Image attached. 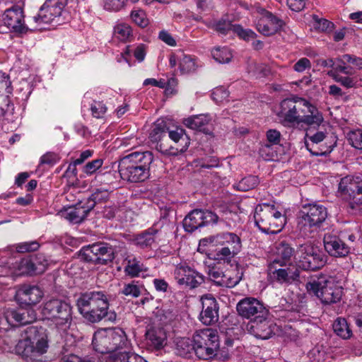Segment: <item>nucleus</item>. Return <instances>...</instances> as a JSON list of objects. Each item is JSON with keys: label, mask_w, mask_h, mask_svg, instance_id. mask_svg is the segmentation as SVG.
<instances>
[{"label": "nucleus", "mask_w": 362, "mask_h": 362, "mask_svg": "<svg viewBox=\"0 0 362 362\" xmlns=\"http://www.w3.org/2000/svg\"><path fill=\"white\" fill-rule=\"evenodd\" d=\"M278 117L284 125L288 126L304 124L318 127L324 120L322 114L315 105L299 97L283 100Z\"/></svg>", "instance_id": "f257e3e1"}, {"label": "nucleus", "mask_w": 362, "mask_h": 362, "mask_svg": "<svg viewBox=\"0 0 362 362\" xmlns=\"http://www.w3.org/2000/svg\"><path fill=\"white\" fill-rule=\"evenodd\" d=\"M76 306L83 317L92 323L100 322L108 315L110 320H115L116 318L115 313H108V298L101 291L81 293L76 300Z\"/></svg>", "instance_id": "f03ea898"}, {"label": "nucleus", "mask_w": 362, "mask_h": 362, "mask_svg": "<svg viewBox=\"0 0 362 362\" xmlns=\"http://www.w3.org/2000/svg\"><path fill=\"white\" fill-rule=\"evenodd\" d=\"M153 161L151 151H135L120 159L119 173L122 180L130 182H144L150 175V165Z\"/></svg>", "instance_id": "7ed1b4c3"}, {"label": "nucleus", "mask_w": 362, "mask_h": 362, "mask_svg": "<svg viewBox=\"0 0 362 362\" xmlns=\"http://www.w3.org/2000/svg\"><path fill=\"white\" fill-rule=\"evenodd\" d=\"M47 336L42 329L36 327L26 329L24 335L15 346V352L27 361H37L47 351Z\"/></svg>", "instance_id": "20e7f679"}, {"label": "nucleus", "mask_w": 362, "mask_h": 362, "mask_svg": "<svg viewBox=\"0 0 362 362\" xmlns=\"http://www.w3.org/2000/svg\"><path fill=\"white\" fill-rule=\"evenodd\" d=\"M41 313L60 333H66L72 324L73 307L62 298L47 299L42 304Z\"/></svg>", "instance_id": "39448f33"}, {"label": "nucleus", "mask_w": 362, "mask_h": 362, "mask_svg": "<svg viewBox=\"0 0 362 362\" xmlns=\"http://www.w3.org/2000/svg\"><path fill=\"white\" fill-rule=\"evenodd\" d=\"M130 343L125 332L119 327L100 329L93 335L92 345L100 354H111V356L127 349Z\"/></svg>", "instance_id": "423d86ee"}, {"label": "nucleus", "mask_w": 362, "mask_h": 362, "mask_svg": "<svg viewBox=\"0 0 362 362\" xmlns=\"http://www.w3.org/2000/svg\"><path fill=\"white\" fill-rule=\"evenodd\" d=\"M337 197L344 202L349 213L359 214L362 206V178L352 175L341 178Z\"/></svg>", "instance_id": "0eeeda50"}, {"label": "nucleus", "mask_w": 362, "mask_h": 362, "mask_svg": "<svg viewBox=\"0 0 362 362\" xmlns=\"http://www.w3.org/2000/svg\"><path fill=\"white\" fill-rule=\"evenodd\" d=\"M254 218L256 226L265 233H277L284 228L286 220L274 205L263 204L255 208Z\"/></svg>", "instance_id": "6e6552de"}, {"label": "nucleus", "mask_w": 362, "mask_h": 362, "mask_svg": "<svg viewBox=\"0 0 362 362\" xmlns=\"http://www.w3.org/2000/svg\"><path fill=\"white\" fill-rule=\"evenodd\" d=\"M194 355L199 359L214 358L219 349V337L216 329L205 328L197 330L192 337Z\"/></svg>", "instance_id": "1a4fd4ad"}, {"label": "nucleus", "mask_w": 362, "mask_h": 362, "mask_svg": "<svg viewBox=\"0 0 362 362\" xmlns=\"http://www.w3.org/2000/svg\"><path fill=\"white\" fill-rule=\"evenodd\" d=\"M68 0H45L40 8L38 13L31 21L35 29H44V25H59L64 22V8Z\"/></svg>", "instance_id": "9d476101"}, {"label": "nucleus", "mask_w": 362, "mask_h": 362, "mask_svg": "<svg viewBox=\"0 0 362 362\" xmlns=\"http://www.w3.org/2000/svg\"><path fill=\"white\" fill-rule=\"evenodd\" d=\"M306 289L310 294L316 296L324 304H332L339 302L342 296V288L334 279L325 276L306 284Z\"/></svg>", "instance_id": "9b49d317"}, {"label": "nucleus", "mask_w": 362, "mask_h": 362, "mask_svg": "<svg viewBox=\"0 0 362 362\" xmlns=\"http://www.w3.org/2000/svg\"><path fill=\"white\" fill-rule=\"evenodd\" d=\"M300 267L305 270H316L325 264L324 255L313 243L308 241L300 245L295 253Z\"/></svg>", "instance_id": "f8f14e48"}, {"label": "nucleus", "mask_w": 362, "mask_h": 362, "mask_svg": "<svg viewBox=\"0 0 362 362\" xmlns=\"http://www.w3.org/2000/svg\"><path fill=\"white\" fill-rule=\"evenodd\" d=\"M252 13L255 18L254 23L257 30L264 35H272L283 26L281 19L259 6L252 7Z\"/></svg>", "instance_id": "ddd939ff"}, {"label": "nucleus", "mask_w": 362, "mask_h": 362, "mask_svg": "<svg viewBox=\"0 0 362 362\" xmlns=\"http://www.w3.org/2000/svg\"><path fill=\"white\" fill-rule=\"evenodd\" d=\"M305 144L311 154L317 156H325L330 153L335 147L337 138L322 131L313 134L307 132Z\"/></svg>", "instance_id": "4468645a"}, {"label": "nucleus", "mask_w": 362, "mask_h": 362, "mask_svg": "<svg viewBox=\"0 0 362 362\" xmlns=\"http://www.w3.org/2000/svg\"><path fill=\"white\" fill-rule=\"evenodd\" d=\"M36 318V313L31 308L6 309L0 313V328L7 329L9 326L25 325Z\"/></svg>", "instance_id": "2eb2a0df"}, {"label": "nucleus", "mask_w": 362, "mask_h": 362, "mask_svg": "<svg viewBox=\"0 0 362 362\" xmlns=\"http://www.w3.org/2000/svg\"><path fill=\"white\" fill-rule=\"evenodd\" d=\"M237 311L242 317L251 322H261L267 318L269 311L264 304L255 298L247 297L240 300L236 306Z\"/></svg>", "instance_id": "dca6fc26"}, {"label": "nucleus", "mask_w": 362, "mask_h": 362, "mask_svg": "<svg viewBox=\"0 0 362 362\" xmlns=\"http://www.w3.org/2000/svg\"><path fill=\"white\" fill-rule=\"evenodd\" d=\"M81 255L87 262L106 264L115 258V250L108 243H97L83 247Z\"/></svg>", "instance_id": "f3484780"}, {"label": "nucleus", "mask_w": 362, "mask_h": 362, "mask_svg": "<svg viewBox=\"0 0 362 362\" xmlns=\"http://www.w3.org/2000/svg\"><path fill=\"white\" fill-rule=\"evenodd\" d=\"M327 209L317 204L305 205L300 211L298 226L303 228H313L320 226L327 218Z\"/></svg>", "instance_id": "a211bd4d"}, {"label": "nucleus", "mask_w": 362, "mask_h": 362, "mask_svg": "<svg viewBox=\"0 0 362 362\" xmlns=\"http://www.w3.org/2000/svg\"><path fill=\"white\" fill-rule=\"evenodd\" d=\"M218 221V216L211 211L194 209L184 218L183 227L186 231L193 232L206 224L216 223Z\"/></svg>", "instance_id": "6ab92c4d"}, {"label": "nucleus", "mask_w": 362, "mask_h": 362, "mask_svg": "<svg viewBox=\"0 0 362 362\" xmlns=\"http://www.w3.org/2000/svg\"><path fill=\"white\" fill-rule=\"evenodd\" d=\"M4 25L10 31L16 33H25L28 30L24 22L23 9L13 6L6 9L2 15Z\"/></svg>", "instance_id": "aec40b11"}, {"label": "nucleus", "mask_w": 362, "mask_h": 362, "mask_svg": "<svg viewBox=\"0 0 362 362\" xmlns=\"http://www.w3.org/2000/svg\"><path fill=\"white\" fill-rule=\"evenodd\" d=\"M200 245L203 246L220 245L237 252L240 251L242 247L240 237L234 233L229 232L221 233L203 238L200 240Z\"/></svg>", "instance_id": "412c9836"}, {"label": "nucleus", "mask_w": 362, "mask_h": 362, "mask_svg": "<svg viewBox=\"0 0 362 362\" xmlns=\"http://www.w3.org/2000/svg\"><path fill=\"white\" fill-rule=\"evenodd\" d=\"M174 276L180 286L194 288L204 282L202 275L187 266L186 264H180L176 266Z\"/></svg>", "instance_id": "4be33fe9"}, {"label": "nucleus", "mask_w": 362, "mask_h": 362, "mask_svg": "<svg viewBox=\"0 0 362 362\" xmlns=\"http://www.w3.org/2000/svg\"><path fill=\"white\" fill-rule=\"evenodd\" d=\"M278 263V261H274L269 265L268 275L272 280L280 284H289L298 278L299 272L297 268L295 267L283 268L282 264H280V268H277Z\"/></svg>", "instance_id": "5701e85b"}, {"label": "nucleus", "mask_w": 362, "mask_h": 362, "mask_svg": "<svg viewBox=\"0 0 362 362\" xmlns=\"http://www.w3.org/2000/svg\"><path fill=\"white\" fill-rule=\"evenodd\" d=\"M100 192L93 194L88 201V206H84L80 203L77 206L69 207L63 215L70 222L79 223L87 216L88 213L93 209L96 201L99 199Z\"/></svg>", "instance_id": "b1692460"}, {"label": "nucleus", "mask_w": 362, "mask_h": 362, "mask_svg": "<svg viewBox=\"0 0 362 362\" xmlns=\"http://www.w3.org/2000/svg\"><path fill=\"white\" fill-rule=\"evenodd\" d=\"M202 310L199 319L206 325H211L218 320V305L211 295H205L202 298Z\"/></svg>", "instance_id": "393cba45"}, {"label": "nucleus", "mask_w": 362, "mask_h": 362, "mask_svg": "<svg viewBox=\"0 0 362 362\" xmlns=\"http://www.w3.org/2000/svg\"><path fill=\"white\" fill-rule=\"evenodd\" d=\"M323 242L325 250L332 257H344L350 252V247L337 235L327 233L324 236Z\"/></svg>", "instance_id": "a878e982"}, {"label": "nucleus", "mask_w": 362, "mask_h": 362, "mask_svg": "<svg viewBox=\"0 0 362 362\" xmlns=\"http://www.w3.org/2000/svg\"><path fill=\"white\" fill-rule=\"evenodd\" d=\"M43 295V291L38 286L24 285L17 291L16 298L21 304L32 305L38 303Z\"/></svg>", "instance_id": "bb28decb"}, {"label": "nucleus", "mask_w": 362, "mask_h": 362, "mask_svg": "<svg viewBox=\"0 0 362 362\" xmlns=\"http://www.w3.org/2000/svg\"><path fill=\"white\" fill-rule=\"evenodd\" d=\"M38 261L37 259H31L28 258L22 259L19 262H16L18 269L14 272L17 276L20 275H33L42 272L47 265V261L40 264V268L37 267Z\"/></svg>", "instance_id": "cd10ccee"}, {"label": "nucleus", "mask_w": 362, "mask_h": 362, "mask_svg": "<svg viewBox=\"0 0 362 362\" xmlns=\"http://www.w3.org/2000/svg\"><path fill=\"white\" fill-rule=\"evenodd\" d=\"M168 135L173 141L175 143L181 142V144H180V148H171L168 150H165L164 153L175 156L185 152L187 149L189 145V141L182 128L176 127L175 129L169 131Z\"/></svg>", "instance_id": "c85d7f7f"}, {"label": "nucleus", "mask_w": 362, "mask_h": 362, "mask_svg": "<svg viewBox=\"0 0 362 362\" xmlns=\"http://www.w3.org/2000/svg\"><path fill=\"white\" fill-rule=\"evenodd\" d=\"M184 124L192 129L203 132L205 134L211 132L209 127L211 124V118L209 115H198L189 117L185 119Z\"/></svg>", "instance_id": "c756f323"}, {"label": "nucleus", "mask_w": 362, "mask_h": 362, "mask_svg": "<svg viewBox=\"0 0 362 362\" xmlns=\"http://www.w3.org/2000/svg\"><path fill=\"white\" fill-rule=\"evenodd\" d=\"M159 233V230L156 225L138 234L133 240L134 243L141 248H148L155 243Z\"/></svg>", "instance_id": "7c9ffc66"}, {"label": "nucleus", "mask_w": 362, "mask_h": 362, "mask_svg": "<svg viewBox=\"0 0 362 362\" xmlns=\"http://www.w3.org/2000/svg\"><path fill=\"white\" fill-rule=\"evenodd\" d=\"M147 345L152 349H160L165 344L166 336L161 329H149L146 333Z\"/></svg>", "instance_id": "2f4dec72"}, {"label": "nucleus", "mask_w": 362, "mask_h": 362, "mask_svg": "<svg viewBox=\"0 0 362 362\" xmlns=\"http://www.w3.org/2000/svg\"><path fill=\"white\" fill-rule=\"evenodd\" d=\"M221 276L223 277L219 286L227 288L235 286L242 279V273L237 267H230L223 270Z\"/></svg>", "instance_id": "473e14b6"}, {"label": "nucleus", "mask_w": 362, "mask_h": 362, "mask_svg": "<svg viewBox=\"0 0 362 362\" xmlns=\"http://www.w3.org/2000/svg\"><path fill=\"white\" fill-rule=\"evenodd\" d=\"M175 351L177 355L182 357L191 358L194 354V346L192 339L180 337L175 339Z\"/></svg>", "instance_id": "72a5a7b5"}, {"label": "nucleus", "mask_w": 362, "mask_h": 362, "mask_svg": "<svg viewBox=\"0 0 362 362\" xmlns=\"http://www.w3.org/2000/svg\"><path fill=\"white\" fill-rule=\"evenodd\" d=\"M255 325H252L254 334L256 337L267 339H269L272 334V329L271 328L272 324L267 320V318H264L261 322H253Z\"/></svg>", "instance_id": "f704fd0d"}, {"label": "nucleus", "mask_w": 362, "mask_h": 362, "mask_svg": "<svg viewBox=\"0 0 362 362\" xmlns=\"http://www.w3.org/2000/svg\"><path fill=\"white\" fill-rule=\"evenodd\" d=\"M112 362H148L142 356L124 350L112 356Z\"/></svg>", "instance_id": "c9c22d12"}, {"label": "nucleus", "mask_w": 362, "mask_h": 362, "mask_svg": "<svg viewBox=\"0 0 362 362\" xmlns=\"http://www.w3.org/2000/svg\"><path fill=\"white\" fill-rule=\"evenodd\" d=\"M127 264L124 267V272L131 277L139 276L140 273L146 271L144 265L137 259L133 257L127 259Z\"/></svg>", "instance_id": "e433bc0d"}, {"label": "nucleus", "mask_w": 362, "mask_h": 362, "mask_svg": "<svg viewBox=\"0 0 362 362\" xmlns=\"http://www.w3.org/2000/svg\"><path fill=\"white\" fill-rule=\"evenodd\" d=\"M113 35L115 37L122 42L130 40L133 36L131 26L127 23H118L114 27Z\"/></svg>", "instance_id": "4c0bfd02"}, {"label": "nucleus", "mask_w": 362, "mask_h": 362, "mask_svg": "<svg viewBox=\"0 0 362 362\" xmlns=\"http://www.w3.org/2000/svg\"><path fill=\"white\" fill-rule=\"evenodd\" d=\"M333 329L338 336L343 339H348L351 335V330L344 318H337L333 324Z\"/></svg>", "instance_id": "58836bf2"}, {"label": "nucleus", "mask_w": 362, "mask_h": 362, "mask_svg": "<svg viewBox=\"0 0 362 362\" xmlns=\"http://www.w3.org/2000/svg\"><path fill=\"white\" fill-rule=\"evenodd\" d=\"M211 55L216 62L221 64L228 63L233 57L231 51L226 47L214 48Z\"/></svg>", "instance_id": "ea45409f"}, {"label": "nucleus", "mask_w": 362, "mask_h": 362, "mask_svg": "<svg viewBox=\"0 0 362 362\" xmlns=\"http://www.w3.org/2000/svg\"><path fill=\"white\" fill-rule=\"evenodd\" d=\"M179 69L182 74H189L195 71L196 63L194 59L191 56L181 53Z\"/></svg>", "instance_id": "a19ab883"}, {"label": "nucleus", "mask_w": 362, "mask_h": 362, "mask_svg": "<svg viewBox=\"0 0 362 362\" xmlns=\"http://www.w3.org/2000/svg\"><path fill=\"white\" fill-rule=\"evenodd\" d=\"M142 289L143 287L138 284V281H133L131 283L125 284L119 293L126 296L137 298L141 295Z\"/></svg>", "instance_id": "79ce46f5"}, {"label": "nucleus", "mask_w": 362, "mask_h": 362, "mask_svg": "<svg viewBox=\"0 0 362 362\" xmlns=\"http://www.w3.org/2000/svg\"><path fill=\"white\" fill-rule=\"evenodd\" d=\"M259 183L257 176L250 175L243 178L237 185V189L243 192L248 191L255 188Z\"/></svg>", "instance_id": "37998d69"}, {"label": "nucleus", "mask_w": 362, "mask_h": 362, "mask_svg": "<svg viewBox=\"0 0 362 362\" xmlns=\"http://www.w3.org/2000/svg\"><path fill=\"white\" fill-rule=\"evenodd\" d=\"M349 144L355 148L362 150V129H356L347 134Z\"/></svg>", "instance_id": "c03bdc74"}, {"label": "nucleus", "mask_w": 362, "mask_h": 362, "mask_svg": "<svg viewBox=\"0 0 362 362\" xmlns=\"http://www.w3.org/2000/svg\"><path fill=\"white\" fill-rule=\"evenodd\" d=\"M260 156L265 160H274L277 158V152L274 146L269 144H264L259 150Z\"/></svg>", "instance_id": "a18cd8bd"}, {"label": "nucleus", "mask_w": 362, "mask_h": 362, "mask_svg": "<svg viewBox=\"0 0 362 362\" xmlns=\"http://www.w3.org/2000/svg\"><path fill=\"white\" fill-rule=\"evenodd\" d=\"M238 253L224 246L215 252L214 259L219 262H230Z\"/></svg>", "instance_id": "49530a36"}, {"label": "nucleus", "mask_w": 362, "mask_h": 362, "mask_svg": "<svg viewBox=\"0 0 362 362\" xmlns=\"http://www.w3.org/2000/svg\"><path fill=\"white\" fill-rule=\"evenodd\" d=\"M327 74L336 82L341 83V85L346 88H353L356 85L355 80L349 76H342L336 73V71H328Z\"/></svg>", "instance_id": "de8ad7c7"}, {"label": "nucleus", "mask_w": 362, "mask_h": 362, "mask_svg": "<svg viewBox=\"0 0 362 362\" xmlns=\"http://www.w3.org/2000/svg\"><path fill=\"white\" fill-rule=\"evenodd\" d=\"M127 0H103L104 9L117 12L124 8Z\"/></svg>", "instance_id": "09e8293b"}, {"label": "nucleus", "mask_w": 362, "mask_h": 362, "mask_svg": "<svg viewBox=\"0 0 362 362\" xmlns=\"http://www.w3.org/2000/svg\"><path fill=\"white\" fill-rule=\"evenodd\" d=\"M132 20L139 26L145 28L148 24V20L143 10H134L131 12Z\"/></svg>", "instance_id": "8fccbe9b"}, {"label": "nucleus", "mask_w": 362, "mask_h": 362, "mask_svg": "<svg viewBox=\"0 0 362 362\" xmlns=\"http://www.w3.org/2000/svg\"><path fill=\"white\" fill-rule=\"evenodd\" d=\"M277 254L284 260L289 259L296 252L288 243H281L276 247Z\"/></svg>", "instance_id": "3c124183"}, {"label": "nucleus", "mask_w": 362, "mask_h": 362, "mask_svg": "<svg viewBox=\"0 0 362 362\" xmlns=\"http://www.w3.org/2000/svg\"><path fill=\"white\" fill-rule=\"evenodd\" d=\"M165 125L163 122H159L158 121L155 124L154 127L150 133V139L153 142H157L162 138L165 134Z\"/></svg>", "instance_id": "603ef678"}, {"label": "nucleus", "mask_w": 362, "mask_h": 362, "mask_svg": "<svg viewBox=\"0 0 362 362\" xmlns=\"http://www.w3.org/2000/svg\"><path fill=\"white\" fill-rule=\"evenodd\" d=\"M228 96V90L223 87L216 88L211 93V98L216 103H223Z\"/></svg>", "instance_id": "864d4df0"}, {"label": "nucleus", "mask_w": 362, "mask_h": 362, "mask_svg": "<svg viewBox=\"0 0 362 362\" xmlns=\"http://www.w3.org/2000/svg\"><path fill=\"white\" fill-rule=\"evenodd\" d=\"M40 247V244L37 241L24 242L19 243L16 246L18 252H29L36 251Z\"/></svg>", "instance_id": "5fc2aeb1"}, {"label": "nucleus", "mask_w": 362, "mask_h": 362, "mask_svg": "<svg viewBox=\"0 0 362 362\" xmlns=\"http://www.w3.org/2000/svg\"><path fill=\"white\" fill-rule=\"evenodd\" d=\"M90 110L93 117L101 118L105 114L107 107L102 102L94 101L91 105Z\"/></svg>", "instance_id": "6e6d98bb"}, {"label": "nucleus", "mask_w": 362, "mask_h": 362, "mask_svg": "<svg viewBox=\"0 0 362 362\" xmlns=\"http://www.w3.org/2000/svg\"><path fill=\"white\" fill-rule=\"evenodd\" d=\"M234 31L237 35L245 40L254 39L257 34L251 29H244L240 25L234 27Z\"/></svg>", "instance_id": "4d7b16f0"}, {"label": "nucleus", "mask_w": 362, "mask_h": 362, "mask_svg": "<svg viewBox=\"0 0 362 362\" xmlns=\"http://www.w3.org/2000/svg\"><path fill=\"white\" fill-rule=\"evenodd\" d=\"M313 19L316 23V28L322 31H331L334 28V24L327 19L320 18L317 16H314Z\"/></svg>", "instance_id": "13d9d810"}, {"label": "nucleus", "mask_w": 362, "mask_h": 362, "mask_svg": "<svg viewBox=\"0 0 362 362\" xmlns=\"http://www.w3.org/2000/svg\"><path fill=\"white\" fill-rule=\"evenodd\" d=\"M223 271V269L219 267H216V266L209 267V271H208V275L212 281H214L217 285L219 286L220 282L222 280L221 277H223V276H221Z\"/></svg>", "instance_id": "bf43d9fd"}, {"label": "nucleus", "mask_w": 362, "mask_h": 362, "mask_svg": "<svg viewBox=\"0 0 362 362\" xmlns=\"http://www.w3.org/2000/svg\"><path fill=\"white\" fill-rule=\"evenodd\" d=\"M103 163V160L102 159H96L88 162L83 168V172L86 175H92L97 170H98Z\"/></svg>", "instance_id": "052dcab7"}, {"label": "nucleus", "mask_w": 362, "mask_h": 362, "mask_svg": "<svg viewBox=\"0 0 362 362\" xmlns=\"http://www.w3.org/2000/svg\"><path fill=\"white\" fill-rule=\"evenodd\" d=\"M59 160V157L56 153H47L44 154L40 160V165H54Z\"/></svg>", "instance_id": "680f3d73"}, {"label": "nucleus", "mask_w": 362, "mask_h": 362, "mask_svg": "<svg viewBox=\"0 0 362 362\" xmlns=\"http://www.w3.org/2000/svg\"><path fill=\"white\" fill-rule=\"evenodd\" d=\"M266 136L269 144L275 146L279 144L281 141V133L276 129L268 130Z\"/></svg>", "instance_id": "e2e57ef3"}, {"label": "nucleus", "mask_w": 362, "mask_h": 362, "mask_svg": "<svg viewBox=\"0 0 362 362\" xmlns=\"http://www.w3.org/2000/svg\"><path fill=\"white\" fill-rule=\"evenodd\" d=\"M330 71H336V73H343L346 75L350 76L354 74V71L351 67L349 66H346V64H342L337 62V59L335 60V65L334 66V68Z\"/></svg>", "instance_id": "0e129e2a"}, {"label": "nucleus", "mask_w": 362, "mask_h": 362, "mask_svg": "<svg viewBox=\"0 0 362 362\" xmlns=\"http://www.w3.org/2000/svg\"><path fill=\"white\" fill-rule=\"evenodd\" d=\"M311 67V63L308 58H300L293 66V69L297 72H303L306 69Z\"/></svg>", "instance_id": "69168bd1"}, {"label": "nucleus", "mask_w": 362, "mask_h": 362, "mask_svg": "<svg viewBox=\"0 0 362 362\" xmlns=\"http://www.w3.org/2000/svg\"><path fill=\"white\" fill-rule=\"evenodd\" d=\"M287 5L292 11L298 12L303 9L305 1V0H287Z\"/></svg>", "instance_id": "338daca9"}, {"label": "nucleus", "mask_w": 362, "mask_h": 362, "mask_svg": "<svg viewBox=\"0 0 362 362\" xmlns=\"http://www.w3.org/2000/svg\"><path fill=\"white\" fill-rule=\"evenodd\" d=\"M158 37L160 40L166 43L169 46L174 47L176 45V42L173 36L165 30L160 32Z\"/></svg>", "instance_id": "774afa93"}]
</instances>
